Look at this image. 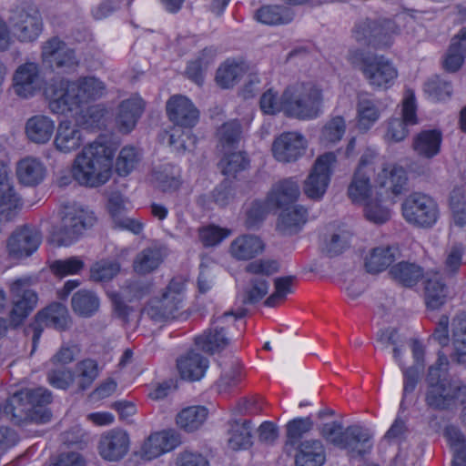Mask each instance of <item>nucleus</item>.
Wrapping results in <instances>:
<instances>
[{"label": "nucleus", "mask_w": 466, "mask_h": 466, "mask_svg": "<svg viewBox=\"0 0 466 466\" xmlns=\"http://www.w3.org/2000/svg\"><path fill=\"white\" fill-rule=\"evenodd\" d=\"M96 218L93 212L82 208H66L61 218V223L55 228L52 239L58 246L72 244L84 230L91 228Z\"/></svg>", "instance_id": "nucleus-8"}, {"label": "nucleus", "mask_w": 466, "mask_h": 466, "mask_svg": "<svg viewBox=\"0 0 466 466\" xmlns=\"http://www.w3.org/2000/svg\"><path fill=\"white\" fill-rule=\"evenodd\" d=\"M408 177L406 170L396 165H387L378 173L376 184L394 196L400 195L406 190Z\"/></svg>", "instance_id": "nucleus-26"}, {"label": "nucleus", "mask_w": 466, "mask_h": 466, "mask_svg": "<svg viewBox=\"0 0 466 466\" xmlns=\"http://www.w3.org/2000/svg\"><path fill=\"white\" fill-rule=\"evenodd\" d=\"M120 271V265L115 260L103 259L90 268V279L95 282H107Z\"/></svg>", "instance_id": "nucleus-52"}, {"label": "nucleus", "mask_w": 466, "mask_h": 466, "mask_svg": "<svg viewBox=\"0 0 466 466\" xmlns=\"http://www.w3.org/2000/svg\"><path fill=\"white\" fill-rule=\"evenodd\" d=\"M250 287L245 291L244 304H255L263 299L268 291V282L260 277L252 278Z\"/></svg>", "instance_id": "nucleus-61"}, {"label": "nucleus", "mask_w": 466, "mask_h": 466, "mask_svg": "<svg viewBox=\"0 0 466 466\" xmlns=\"http://www.w3.org/2000/svg\"><path fill=\"white\" fill-rule=\"evenodd\" d=\"M130 445L129 436L123 430H111L104 433L98 442L100 456L108 461H118L123 459Z\"/></svg>", "instance_id": "nucleus-20"}, {"label": "nucleus", "mask_w": 466, "mask_h": 466, "mask_svg": "<svg viewBox=\"0 0 466 466\" xmlns=\"http://www.w3.org/2000/svg\"><path fill=\"white\" fill-rule=\"evenodd\" d=\"M295 280V276L276 278L274 279L275 291L266 299L265 305L275 307L279 301L284 300L287 294L292 292Z\"/></svg>", "instance_id": "nucleus-57"}, {"label": "nucleus", "mask_w": 466, "mask_h": 466, "mask_svg": "<svg viewBox=\"0 0 466 466\" xmlns=\"http://www.w3.org/2000/svg\"><path fill=\"white\" fill-rule=\"evenodd\" d=\"M314 422L310 417L295 418L286 424V442L284 449L289 453L299 445L304 434L312 430Z\"/></svg>", "instance_id": "nucleus-45"}, {"label": "nucleus", "mask_w": 466, "mask_h": 466, "mask_svg": "<svg viewBox=\"0 0 466 466\" xmlns=\"http://www.w3.org/2000/svg\"><path fill=\"white\" fill-rule=\"evenodd\" d=\"M208 414V409L204 406L187 407L177 415L176 422L184 431L191 432L204 423Z\"/></svg>", "instance_id": "nucleus-46"}, {"label": "nucleus", "mask_w": 466, "mask_h": 466, "mask_svg": "<svg viewBox=\"0 0 466 466\" xmlns=\"http://www.w3.org/2000/svg\"><path fill=\"white\" fill-rule=\"evenodd\" d=\"M370 188V177L367 175V172H361V169L356 170L348 188L350 198L353 202L363 201L367 198Z\"/></svg>", "instance_id": "nucleus-55"}, {"label": "nucleus", "mask_w": 466, "mask_h": 466, "mask_svg": "<svg viewBox=\"0 0 466 466\" xmlns=\"http://www.w3.org/2000/svg\"><path fill=\"white\" fill-rule=\"evenodd\" d=\"M300 195L298 182L292 177L276 183L267 197L268 208H282L296 202Z\"/></svg>", "instance_id": "nucleus-24"}, {"label": "nucleus", "mask_w": 466, "mask_h": 466, "mask_svg": "<svg viewBox=\"0 0 466 466\" xmlns=\"http://www.w3.org/2000/svg\"><path fill=\"white\" fill-rule=\"evenodd\" d=\"M357 111L359 117V127L368 130L380 117V110L377 102L367 93L360 94L358 96Z\"/></svg>", "instance_id": "nucleus-47"}, {"label": "nucleus", "mask_w": 466, "mask_h": 466, "mask_svg": "<svg viewBox=\"0 0 466 466\" xmlns=\"http://www.w3.org/2000/svg\"><path fill=\"white\" fill-rule=\"evenodd\" d=\"M113 157L114 152L110 147L98 142L91 143L75 158L72 176L81 186H102L111 177Z\"/></svg>", "instance_id": "nucleus-3"}, {"label": "nucleus", "mask_w": 466, "mask_h": 466, "mask_svg": "<svg viewBox=\"0 0 466 466\" xmlns=\"http://www.w3.org/2000/svg\"><path fill=\"white\" fill-rule=\"evenodd\" d=\"M79 373V389L86 390L98 376L97 362L91 359L81 360L76 365Z\"/></svg>", "instance_id": "nucleus-60"}, {"label": "nucleus", "mask_w": 466, "mask_h": 466, "mask_svg": "<svg viewBox=\"0 0 466 466\" xmlns=\"http://www.w3.org/2000/svg\"><path fill=\"white\" fill-rule=\"evenodd\" d=\"M218 146L223 152L238 147L241 139L242 127L238 120L224 123L218 130Z\"/></svg>", "instance_id": "nucleus-49"}, {"label": "nucleus", "mask_w": 466, "mask_h": 466, "mask_svg": "<svg viewBox=\"0 0 466 466\" xmlns=\"http://www.w3.org/2000/svg\"><path fill=\"white\" fill-rule=\"evenodd\" d=\"M230 231L217 226H208L199 231V238L204 246L211 247L220 243L229 235Z\"/></svg>", "instance_id": "nucleus-64"}, {"label": "nucleus", "mask_w": 466, "mask_h": 466, "mask_svg": "<svg viewBox=\"0 0 466 466\" xmlns=\"http://www.w3.org/2000/svg\"><path fill=\"white\" fill-rule=\"evenodd\" d=\"M400 250L396 246H380L372 248L365 258L367 272L377 274L388 268L399 257Z\"/></svg>", "instance_id": "nucleus-30"}, {"label": "nucleus", "mask_w": 466, "mask_h": 466, "mask_svg": "<svg viewBox=\"0 0 466 466\" xmlns=\"http://www.w3.org/2000/svg\"><path fill=\"white\" fill-rule=\"evenodd\" d=\"M42 84L39 67L33 62L19 66L13 76L14 92L23 98L33 96L41 89Z\"/></svg>", "instance_id": "nucleus-19"}, {"label": "nucleus", "mask_w": 466, "mask_h": 466, "mask_svg": "<svg viewBox=\"0 0 466 466\" xmlns=\"http://www.w3.org/2000/svg\"><path fill=\"white\" fill-rule=\"evenodd\" d=\"M8 22L12 33L20 43H33L44 28L40 11L34 5H24L12 10Z\"/></svg>", "instance_id": "nucleus-9"}, {"label": "nucleus", "mask_w": 466, "mask_h": 466, "mask_svg": "<svg viewBox=\"0 0 466 466\" xmlns=\"http://www.w3.org/2000/svg\"><path fill=\"white\" fill-rule=\"evenodd\" d=\"M100 306L97 295L88 289H80L71 299V307L75 314L82 318H90L96 314Z\"/></svg>", "instance_id": "nucleus-41"}, {"label": "nucleus", "mask_w": 466, "mask_h": 466, "mask_svg": "<svg viewBox=\"0 0 466 466\" xmlns=\"http://www.w3.org/2000/svg\"><path fill=\"white\" fill-rule=\"evenodd\" d=\"M345 130L344 119L341 116L333 117L322 128L320 139L325 144H334L341 139Z\"/></svg>", "instance_id": "nucleus-59"}, {"label": "nucleus", "mask_w": 466, "mask_h": 466, "mask_svg": "<svg viewBox=\"0 0 466 466\" xmlns=\"http://www.w3.org/2000/svg\"><path fill=\"white\" fill-rule=\"evenodd\" d=\"M22 395L25 396L28 404L32 406L34 416H38V421L46 422L50 419V413L42 409L52 402V392L46 388H26L23 389Z\"/></svg>", "instance_id": "nucleus-38"}, {"label": "nucleus", "mask_w": 466, "mask_h": 466, "mask_svg": "<svg viewBox=\"0 0 466 466\" xmlns=\"http://www.w3.org/2000/svg\"><path fill=\"white\" fill-rule=\"evenodd\" d=\"M22 200L16 194L12 179L8 175V167L0 162V214L6 219H12L16 210L22 208Z\"/></svg>", "instance_id": "nucleus-22"}, {"label": "nucleus", "mask_w": 466, "mask_h": 466, "mask_svg": "<svg viewBox=\"0 0 466 466\" xmlns=\"http://www.w3.org/2000/svg\"><path fill=\"white\" fill-rule=\"evenodd\" d=\"M249 165V161L246 155L241 152H224V157L218 163L223 175L227 177H236L237 174L245 170Z\"/></svg>", "instance_id": "nucleus-50"}, {"label": "nucleus", "mask_w": 466, "mask_h": 466, "mask_svg": "<svg viewBox=\"0 0 466 466\" xmlns=\"http://www.w3.org/2000/svg\"><path fill=\"white\" fill-rule=\"evenodd\" d=\"M441 141L439 129L421 130L413 137L412 148L418 156L431 159L440 153Z\"/></svg>", "instance_id": "nucleus-28"}, {"label": "nucleus", "mask_w": 466, "mask_h": 466, "mask_svg": "<svg viewBox=\"0 0 466 466\" xmlns=\"http://www.w3.org/2000/svg\"><path fill=\"white\" fill-rule=\"evenodd\" d=\"M166 109L168 119L178 127L192 128L198 122L199 111L185 96H171L167 102Z\"/></svg>", "instance_id": "nucleus-18"}, {"label": "nucleus", "mask_w": 466, "mask_h": 466, "mask_svg": "<svg viewBox=\"0 0 466 466\" xmlns=\"http://www.w3.org/2000/svg\"><path fill=\"white\" fill-rule=\"evenodd\" d=\"M452 338L455 352L451 355L452 362H466V312H461L452 320Z\"/></svg>", "instance_id": "nucleus-40"}, {"label": "nucleus", "mask_w": 466, "mask_h": 466, "mask_svg": "<svg viewBox=\"0 0 466 466\" xmlns=\"http://www.w3.org/2000/svg\"><path fill=\"white\" fill-rule=\"evenodd\" d=\"M395 25L390 19L376 21L365 19L356 24L353 37L359 43L372 46L375 48L389 47Z\"/></svg>", "instance_id": "nucleus-12"}, {"label": "nucleus", "mask_w": 466, "mask_h": 466, "mask_svg": "<svg viewBox=\"0 0 466 466\" xmlns=\"http://www.w3.org/2000/svg\"><path fill=\"white\" fill-rule=\"evenodd\" d=\"M179 443V435L174 431H163L153 433L143 443L142 458L151 461L175 449Z\"/></svg>", "instance_id": "nucleus-23"}, {"label": "nucleus", "mask_w": 466, "mask_h": 466, "mask_svg": "<svg viewBox=\"0 0 466 466\" xmlns=\"http://www.w3.org/2000/svg\"><path fill=\"white\" fill-rule=\"evenodd\" d=\"M465 251V246L461 243H453L447 247L443 255L442 273H441L445 279L456 281L457 275L463 265L462 258Z\"/></svg>", "instance_id": "nucleus-39"}, {"label": "nucleus", "mask_w": 466, "mask_h": 466, "mask_svg": "<svg viewBox=\"0 0 466 466\" xmlns=\"http://www.w3.org/2000/svg\"><path fill=\"white\" fill-rule=\"evenodd\" d=\"M256 18L265 25H279L290 23L294 18V13L289 7L265 5L257 10Z\"/></svg>", "instance_id": "nucleus-44"}, {"label": "nucleus", "mask_w": 466, "mask_h": 466, "mask_svg": "<svg viewBox=\"0 0 466 466\" xmlns=\"http://www.w3.org/2000/svg\"><path fill=\"white\" fill-rule=\"evenodd\" d=\"M72 319L66 306L60 302H53L39 310L35 316V321L29 329L33 330L32 352L36 349L45 328H53L58 331H66L70 329Z\"/></svg>", "instance_id": "nucleus-10"}, {"label": "nucleus", "mask_w": 466, "mask_h": 466, "mask_svg": "<svg viewBox=\"0 0 466 466\" xmlns=\"http://www.w3.org/2000/svg\"><path fill=\"white\" fill-rule=\"evenodd\" d=\"M30 286L29 279H19L10 287L14 305L9 317L13 327L22 324L37 305V294Z\"/></svg>", "instance_id": "nucleus-13"}, {"label": "nucleus", "mask_w": 466, "mask_h": 466, "mask_svg": "<svg viewBox=\"0 0 466 466\" xmlns=\"http://www.w3.org/2000/svg\"><path fill=\"white\" fill-rule=\"evenodd\" d=\"M248 70V66L242 60L228 59L222 64L216 74V81L223 88L234 86Z\"/></svg>", "instance_id": "nucleus-42"}, {"label": "nucleus", "mask_w": 466, "mask_h": 466, "mask_svg": "<svg viewBox=\"0 0 466 466\" xmlns=\"http://www.w3.org/2000/svg\"><path fill=\"white\" fill-rule=\"evenodd\" d=\"M228 424V446L235 451L249 447L251 445L252 438L251 420H230Z\"/></svg>", "instance_id": "nucleus-43"}, {"label": "nucleus", "mask_w": 466, "mask_h": 466, "mask_svg": "<svg viewBox=\"0 0 466 466\" xmlns=\"http://www.w3.org/2000/svg\"><path fill=\"white\" fill-rule=\"evenodd\" d=\"M401 211L409 224L421 228L433 227L440 215L437 202L420 192L410 194L401 204Z\"/></svg>", "instance_id": "nucleus-7"}, {"label": "nucleus", "mask_w": 466, "mask_h": 466, "mask_svg": "<svg viewBox=\"0 0 466 466\" xmlns=\"http://www.w3.org/2000/svg\"><path fill=\"white\" fill-rule=\"evenodd\" d=\"M42 241L41 232L35 227L24 225L15 228L7 240L11 258L20 259L31 256Z\"/></svg>", "instance_id": "nucleus-15"}, {"label": "nucleus", "mask_w": 466, "mask_h": 466, "mask_svg": "<svg viewBox=\"0 0 466 466\" xmlns=\"http://www.w3.org/2000/svg\"><path fill=\"white\" fill-rule=\"evenodd\" d=\"M264 248L265 245L258 236L246 234L231 242L229 252L238 260H249L261 254Z\"/></svg>", "instance_id": "nucleus-29"}, {"label": "nucleus", "mask_w": 466, "mask_h": 466, "mask_svg": "<svg viewBox=\"0 0 466 466\" xmlns=\"http://www.w3.org/2000/svg\"><path fill=\"white\" fill-rule=\"evenodd\" d=\"M322 102V90L311 82L289 85L282 93L284 114L299 120L318 117L321 113Z\"/></svg>", "instance_id": "nucleus-4"}, {"label": "nucleus", "mask_w": 466, "mask_h": 466, "mask_svg": "<svg viewBox=\"0 0 466 466\" xmlns=\"http://www.w3.org/2000/svg\"><path fill=\"white\" fill-rule=\"evenodd\" d=\"M456 284V281L445 279L440 272H435L425 281L424 295L425 303L430 309H439L442 307Z\"/></svg>", "instance_id": "nucleus-21"}, {"label": "nucleus", "mask_w": 466, "mask_h": 466, "mask_svg": "<svg viewBox=\"0 0 466 466\" xmlns=\"http://www.w3.org/2000/svg\"><path fill=\"white\" fill-rule=\"evenodd\" d=\"M389 275L400 285L412 288L424 277V269L416 263L401 261L390 268Z\"/></svg>", "instance_id": "nucleus-36"}, {"label": "nucleus", "mask_w": 466, "mask_h": 466, "mask_svg": "<svg viewBox=\"0 0 466 466\" xmlns=\"http://www.w3.org/2000/svg\"><path fill=\"white\" fill-rule=\"evenodd\" d=\"M185 282L173 278L159 297L151 298L142 309V314L155 322L177 319L184 309Z\"/></svg>", "instance_id": "nucleus-6"}, {"label": "nucleus", "mask_w": 466, "mask_h": 466, "mask_svg": "<svg viewBox=\"0 0 466 466\" xmlns=\"http://www.w3.org/2000/svg\"><path fill=\"white\" fill-rule=\"evenodd\" d=\"M45 93L51 112L63 115L100 98L106 93V85L95 76H84L76 81L59 77L51 80Z\"/></svg>", "instance_id": "nucleus-1"}, {"label": "nucleus", "mask_w": 466, "mask_h": 466, "mask_svg": "<svg viewBox=\"0 0 466 466\" xmlns=\"http://www.w3.org/2000/svg\"><path fill=\"white\" fill-rule=\"evenodd\" d=\"M139 161L138 152L133 147L121 149L116 162V171L119 176H127Z\"/></svg>", "instance_id": "nucleus-58"}, {"label": "nucleus", "mask_w": 466, "mask_h": 466, "mask_svg": "<svg viewBox=\"0 0 466 466\" xmlns=\"http://www.w3.org/2000/svg\"><path fill=\"white\" fill-rule=\"evenodd\" d=\"M25 135L27 138L35 144L47 143L54 133V121L44 115H35L27 119L25 123Z\"/></svg>", "instance_id": "nucleus-31"}, {"label": "nucleus", "mask_w": 466, "mask_h": 466, "mask_svg": "<svg viewBox=\"0 0 466 466\" xmlns=\"http://www.w3.org/2000/svg\"><path fill=\"white\" fill-rule=\"evenodd\" d=\"M370 439V435L368 430L359 425L349 426L344 430L341 448L359 456H364L371 448Z\"/></svg>", "instance_id": "nucleus-35"}, {"label": "nucleus", "mask_w": 466, "mask_h": 466, "mask_svg": "<svg viewBox=\"0 0 466 466\" xmlns=\"http://www.w3.org/2000/svg\"><path fill=\"white\" fill-rule=\"evenodd\" d=\"M163 260V256L158 248H147L140 251L134 259V270L140 274H148L158 268Z\"/></svg>", "instance_id": "nucleus-48"}, {"label": "nucleus", "mask_w": 466, "mask_h": 466, "mask_svg": "<svg viewBox=\"0 0 466 466\" xmlns=\"http://www.w3.org/2000/svg\"><path fill=\"white\" fill-rule=\"evenodd\" d=\"M324 461L325 451L320 441L307 440L298 445L296 466H321Z\"/></svg>", "instance_id": "nucleus-32"}, {"label": "nucleus", "mask_w": 466, "mask_h": 466, "mask_svg": "<svg viewBox=\"0 0 466 466\" xmlns=\"http://www.w3.org/2000/svg\"><path fill=\"white\" fill-rule=\"evenodd\" d=\"M144 101L139 97H130L122 101L116 116V127L119 132L128 134L137 125L144 111Z\"/></svg>", "instance_id": "nucleus-25"}, {"label": "nucleus", "mask_w": 466, "mask_h": 466, "mask_svg": "<svg viewBox=\"0 0 466 466\" xmlns=\"http://www.w3.org/2000/svg\"><path fill=\"white\" fill-rule=\"evenodd\" d=\"M157 186L164 192H173L179 188L181 181L179 172L174 167L167 165L153 172Z\"/></svg>", "instance_id": "nucleus-51"}, {"label": "nucleus", "mask_w": 466, "mask_h": 466, "mask_svg": "<svg viewBox=\"0 0 466 466\" xmlns=\"http://www.w3.org/2000/svg\"><path fill=\"white\" fill-rule=\"evenodd\" d=\"M305 137L298 132H283L272 143L273 157L282 163L297 161L306 150Z\"/></svg>", "instance_id": "nucleus-16"}, {"label": "nucleus", "mask_w": 466, "mask_h": 466, "mask_svg": "<svg viewBox=\"0 0 466 466\" xmlns=\"http://www.w3.org/2000/svg\"><path fill=\"white\" fill-rule=\"evenodd\" d=\"M424 91L435 101H443L449 99L452 94V85L451 81L434 76L424 84Z\"/></svg>", "instance_id": "nucleus-53"}, {"label": "nucleus", "mask_w": 466, "mask_h": 466, "mask_svg": "<svg viewBox=\"0 0 466 466\" xmlns=\"http://www.w3.org/2000/svg\"><path fill=\"white\" fill-rule=\"evenodd\" d=\"M235 315L232 311L225 312L217 318L210 329L196 339V344L205 352L213 354L224 350L230 341L227 336V329L230 328L226 324L228 316Z\"/></svg>", "instance_id": "nucleus-17"}, {"label": "nucleus", "mask_w": 466, "mask_h": 466, "mask_svg": "<svg viewBox=\"0 0 466 466\" xmlns=\"http://www.w3.org/2000/svg\"><path fill=\"white\" fill-rule=\"evenodd\" d=\"M242 380L241 367L238 361H233L228 370H224L217 382L220 393H228L236 389Z\"/></svg>", "instance_id": "nucleus-54"}, {"label": "nucleus", "mask_w": 466, "mask_h": 466, "mask_svg": "<svg viewBox=\"0 0 466 466\" xmlns=\"http://www.w3.org/2000/svg\"><path fill=\"white\" fill-rule=\"evenodd\" d=\"M364 215L368 220L375 224H383L390 218V209L376 200H370L365 204Z\"/></svg>", "instance_id": "nucleus-62"}, {"label": "nucleus", "mask_w": 466, "mask_h": 466, "mask_svg": "<svg viewBox=\"0 0 466 466\" xmlns=\"http://www.w3.org/2000/svg\"><path fill=\"white\" fill-rule=\"evenodd\" d=\"M41 57L44 63L60 73L70 72L78 66L74 49L56 36L43 44Z\"/></svg>", "instance_id": "nucleus-14"}, {"label": "nucleus", "mask_w": 466, "mask_h": 466, "mask_svg": "<svg viewBox=\"0 0 466 466\" xmlns=\"http://www.w3.org/2000/svg\"><path fill=\"white\" fill-rule=\"evenodd\" d=\"M349 60L373 89H389L398 77L397 68L384 56L358 49L350 54Z\"/></svg>", "instance_id": "nucleus-5"}, {"label": "nucleus", "mask_w": 466, "mask_h": 466, "mask_svg": "<svg viewBox=\"0 0 466 466\" xmlns=\"http://www.w3.org/2000/svg\"><path fill=\"white\" fill-rule=\"evenodd\" d=\"M308 212L302 206L286 208L280 213L277 228L285 235L297 233L307 222Z\"/></svg>", "instance_id": "nucleus-37"}, {"label": "nucleus", "mask_w": 466, "mask_h": 466, "mask_svg": "<svg viewBox=\"0 0 466 466\" xmlns=\"http://www.w3.org/2000/svg\"><path fill=\"white\" fill-rule=\"evenodd\" d=\"M448 365L447 356L439 352L426 377L425 402L430 408L441 411L462 406L461 419L466 424V383L458 378H441V371L447 370Z\"/></svg>", "instance_id": "nucleus-2"}, {"label": "nucleus", "mask_w": 466, "mask_h": 466, "mask_svg": "<svg viewBox=\"0 0 466 466\" xmlns=\"http://www.w3.org/2000/svg\"><path fill=\"white\" fill-rule=\"evenodd\" d=\"M85 267L79 257H70L66 259H57L50 265L52 273L59 278L79 273Z\"/></svg>", "instance_id": "nucleus-56"}, {"label": "nucleus", "mask_w": 466, "mask_h": 466, "mask_svg": "<svg viewBox=\"0 0 466 466\" xmlns=\"http://www.w3.org/2000/svg\"><path fill=\"white\" fill-rule=\"evenodd\" d=\"M46 173L42 161L36 157H25L16 164V177L18 181L26 187H35L40 184Z\"/></svg>", "instance_id": "nucleus-27"}, {"label": "nucleus", "mask_w": 466, "mask_h": 466, "mask_svg": "<svg viewBox=\"0 0 466 466\" xmlns=\"http://www.w3.org/2000/svg\"><path fill=\"white\" fill-rule=\"evenodd\" d=\"M83 144L82 131L69 122H61L57 127L54 145L62 153L76 150Z\"/></svg>", "instance_id": "nucleus-34"}, {"label": "nucleus", "mask_w": 466, "mask_h": 466, "mask_svg": "<svg viewBox=\"0 0 466 466\" xmlns=\"http://www.w3.org/2000/svg\"><path fill=\"white\" fill-rule=\"evenodd\" d=\"M177 369L182 379L191 381L199 380L205 374L208 360L200 353L189 351L177 360Z\"/></svg>", "instance_id": "nucleus-33"}, {"label": "nucleus", "mask_w": 466, "mask_h": 466, "mask_svg": "<svg viewBox=\"0 0 466 466\" xmlns=\"http://www.w3.org/2000/svg\"><path fill=\"white\" fill-rule=\"evenodd\" d=\"M336 156L332 152L319 156L304 181L305 195L314 200L322 198L329 187Z\"/></svg>", "instance_id": "nucleus-11"}, {"label": "nucleus", "mask_w": 466, "mask_h": 466, "mask_svg": "<svg viewBox=\"0 0 466 466\" xmlns=\"http://www.w3.org/2000/svg\"><path fill=\"white\" fill-rule=\"evenodd\" d=\"M47 380L54 388L66 390L74 382V374L66 368L54 369L47 372Z\"/></svg>", "instance_id": "nucleus-63"}]
</instances>
